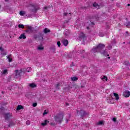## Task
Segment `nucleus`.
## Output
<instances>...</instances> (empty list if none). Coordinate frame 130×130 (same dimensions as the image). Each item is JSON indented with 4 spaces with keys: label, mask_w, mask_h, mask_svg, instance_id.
I'll list each match as a JSON object with an SVG mask.
<instances>
[{
    "label": "nucleus",
    "mask_w": 130,
    "mask_h": 130,
    "mask_svg": "<svg viewBox=\"0 0 130 130\" xmlns=\"http://www.w3.org/2000/svg\"><path fill=\"white\" fill-rule=\"evenodd\" d=\"M44 33L46 34V33H48L49 32H50V30H49V29H48L47 28H45L44 29Z\"/></svg>",
    "instance_id": "nucleus-21"
},
{
    "label": "nucleus",
    "mask_w": 130,
    "mask_h": 130,
    "mask_svg": "<svg viewBox=\"0 0 130 130\" xmlns=\"http://www.w3.org/2000/svg\"><path fill=\"white\" fill-rule=\"evenodd\" d=\"M27 30H26V32H29V31H32V27L30 26H27Z\"/></svg>",
    "instance_id": "nucleus-18"
},
{
    "label": "nucleus",
    "mask_w": 130,
    "mask_h": 130,
    "mask_svg": "<svg viewBox=\"0 0 130 130\" xmlns=\"http://www.w3.org/2000/svg\"><path fill=\"white\" fill-rule=\"evenodd\" d=\"M108 58L110 59V57H108Z\"/></svg>",
    "instance_id": "nucleus-51"
},
{
    "label": "nucleus",
    "mask_w": 130,
    "mask_h": 130,
    "mask_svg": "<svg viewBox=\"0 0 130 130\" xmlns=\"http://www.w3.org/2000/svg\"><path fill=\"white\" fill-rule=\"evenodd\" d=\"M126 62H127V61H126Z\"/></svg>",
    "instance_id": "nucleus-54"
},
{
    "label": "nucleus",
    "mask_w": 130,
    "mask_h": 130,
    "mask_svg": "<svg viewBox=\"0 0 130 130\" xmlns=\"http://www.w3.org/2000/svg\"><path fill=\"white\" fill-rule=\"evenodd\" d=\"M62 43L63 44L64 46H67L68 44H69V41H68V40H63Z\"/></svg>",
    "instance_id": "nucleus-7"
},
{
    "label": "nucleus",
    "mask_w": 130,
    "mask_h": 130,
    "mask_svg": "<svg viewBox=\"0 0 130 130\" xmlns=\"http://www.w3.org/2000/svg\"><path fill=\"white\" fill-rule=\"evenodd\" d=\"M26 123L27 125H29L30 124V121H27L26 122Z\"/></svg>",
    "instance_id": "nucleus-35"
},
{
    "label": "nucleus",
    "mask_w": 130,
    "mask_h": 130,
    "mask_svg": "<svg viewBox=\"0 0 130 130\" xmlns=\"http://www.w3.org/2000/svg\"><path fill=\"white\" fill-rule=\"evenodd\" d=\"M17 110H21V109H23V107L21 105H19L17 108Z\"/></svg>",
    "instance_id": "nucleus-26"
},
{
    "label": "nucleus",
    "mask_w": 130,
    "mask_h": 130,
    "mask_svg": "<svg viewBox=\"0 0 130 130\" xmlns=\"http://www.w3.org/2000/svg\"><path fill=\"white\" fill-rule=\"evenodd\" d=\"M8 73V70H4L3 71L1 72L2 75H6V74Z\"/></svg>",
    "instance_id": "nucleus-22"
},
{
    "label": "nucleus",
    "mask_w": 130,
    "mask_h": 130,
    "mask_svg": "<svg viewBox=\"0 0 130 130\" xmlns=\"http://www.w3.org/2000/svg\"><path fill=\"white\" fill-rule=\"evenodd\" d=\"M62 85V83L57 84V85L56 86V90H58V89H59V88H60V86H61Z\"/></svg>",
    "instance_id": "nucleus-11"
},
{
    "label": "nucleus",
    "mask_w": 130,
    "mask_h": 130,
    "mask_svg": "<svg viewBox=\"0 0 130 130\" xmlns=\"http://www.w3.org/2000/svg\"><path fill=\"white\" fill-rule=\"evenodd\" d=\"M123 95L126 98H127V97H129L130 95V92L128 90H125L123 92Z\"/></svg>",
    "instance_id": "nucleus-4"
},
{
    "label": "nucleus",
    "mask_w": 130,
    "mask_h": 130,
    "mask_svg": "<svg viewBox=\"0 0 130 130\" xmlns=\"http://www.w3.org/2000/svg\"><path fill=\"white\" fill-rule=\"evenodd\" d=\"M12 126V124H10V125H9V126Z\"/></svg>",
    "instance_id": "nucleus-45"
},
{
    "label": "nucleus",
    "mask_w": 130,
    "mask_h": 130,
    "mask_svg": "<svg viewBox=\"0 0 130 130\" xmlns=\"http://www.w3.org/2000/svg\"><path fill=\"white\" fill-rule=\"evenodd\" d=\"M114 96L116 100H118L119 99V96H118V94L116 93H114Z\"/></svg>",
    "instance_id": "nucleus-15"
},
{
    "label": "nucleus",
    "mask_w": 130,
    "mask_h": 130,
    "mask_svg": "<svg viewBox=\"0 0 130 130\" xmlns=\"http://www.w3.org/2000/svg\"><path fill=\"white\" fill-rule=\"evenodd\" d=\"M80 113H83V115H86V112L84 111H81L80 112Z\"/></svg>",
    "instance_id": "nucleus-32"
},
{
    "label": "nucleus",
    "mask_w": 130,
    "mask_h": 130,
    "mask_svg": "<svg viewBox=\"0 0 130 130\" xmlns=\"http://www.w3.org/2000/svg\"><path fill=\"white\" fill-rule=\"evenodd\" d=\"M29 87L31 88H35V87H36V84L34 83H31L29 84Z\"/></svg>",
    "instance_id": "nucleus-23"
},
{
    "label": "nucleus",
    "mask_w": 130,
    "mask_h": 130,
    "mask_svg": "<svg viewBox=\"0 0 130 130\" xmlns=\"http://www.w3.org/2000/svg\"><path fill=\"white\" fill-rule=\"evenodd\" d=\"M107 102L108 103H109V104H113V103H114V102L112 101V100H110V99H107Z\"/></svg>",
    "instance_id": "nucleus-25"
},
{
    "label": "nucleus",
    "mask_w": 130,
    "mask_h": 130,
    "mask_svg": "<svg viewBox=\"0 0 130 130\" xmlns=\"http://www.w3.org/2000/svg\"><path fill=\"white\" fill-rule=\"evenodd\" d=\"M98 124L99 125H101V124H103V121H100L98 123Z\"/></svg>",
    "instance_id": "nucleus-31"
},
{
    "label": "nucleus",
    "mask_w": 130,
    "mask_h": 130,
    "mask_svg": "<svg viewBox=\"0 0 130 130\" xmlns=\"http://www.w3.org/2000/svg\"><path fill=\"white\" fill-rule=\"evenodd\" d=\"M26 14V12L25 11H20L19 13V15L20 16H24Z\"/></svg>",
    "instance_id": "nucleus-24"
},
{
    "label": "nucleus",
    "mask_w": 130,
    "mask_h": 130,
    "mask_svg": "<svg viewBox=\"0 0 130 130\" xmlns=\"http://www.w3.org/2000/svg\"><path fill=\"white\" fill-rule=\"evenodd\" d=\"M108 48L109 50H110V47H108Z\"/></svg>",
    "instance_id": "nucleus-43"
},
{
    "label": "nucleus",
    "mask_w": 130,
    "mask_h": 130,
    "mask_svg": "<svg viewBox=\"0 0 130 130\" xmlns=\"http://www.w3.org/2000/svg\"><path fill=\"white\" fill-rule=\"evenodd\" d=\"M61 44H60V42L58 41V42H57V45H58V47H60Z\"/></svg>",
    "instance_id": "nucleus-30"
},
{
    "label": "nucleus",
    "mask_w": 130,
    "mask_h": 130,
    "mask_svg": "<svg viewBox=\"0 0 130 130\" xmlns=\"http://www.w3.org/2000/svg\"><path fill=\"white\" fill-rule=\"evenodd\" d=\"M91 25H94V22H91Z\"/></svg>",
    "instance_id": "nucleus-41"
},
{
    "label": "nucleus",
    "mask_w": 130,
    "mask_h": 130,
    "mask_svg": "<svg viewBox=\"0 0 130 130\" xmlns=\"http://www.w3.org/2000/svg\"><path fill=\"white\" fill-rule=\"evenodd\" d=\"M19 38L20 39H26V36L25 35V34H21L19 37Z\"/></svg>",
    "instance_id": "nucleus-12"
},
{
    "label": "nucleus",
    "mask_w": 130,
    "mask_h": 130,
    "mask_svg": "<svg viewBox=\"0 0 130 130\" xmlns=\"http://www.w3.org/2000/svg\"><path fill=\"white\" fill-rule=\"evenodd\" d=\"M99 36L100 37H103L104 36V34H99Z\"/></svg>",
    "instance_id": "nucleus-36"
},
{
    "label": "nucleus",
    "mask_w": 130,
    "mask_h": 130,
    "mask_svg": "<svg viewBox=\"0 0 130 130\" xmlns=\"http://www.w3.org/2000/svg\"><path fill=\"white\" fill-rule=\"evenodd\" d=\"M10 117H12V114L8 113L5 114V119H9Z\"/></svg>",
    "instance_id": "nucleus-5"
},
{
    "label": "nucleus",
    "mask_w": 130,
    "mask_h": 130,
    "mask_svg": "<svg viewBox=\"0 0 130 130\" xmlns=\"http://www.w3.org/2000/svg\"><path fill=\"white\" fill-rule=\"evenodd\" d=\"M48 122H49V121H47V120H45L44 122L41 123V125L42 126H45V125H46Z\"/></svg>",
    "instance_id": "nucleus-9"
},
{
    "label": "nucleus",
    "mask_w": 130,
    "mask_h": 130,
    "mask_svg": "<svg viewBox=\"0 0 130 130\" xmlns=\"http://www.w3.org/2000/svg\"><path fill=\"white\" fill-rule=\"evenodd\" d=\"M33 7H34V10L35 11H37V10H38V9H37V8H36V6H33Z\"/></svg>",
    "instance_id": "nucleus-34"
},
{
    "label": "nucleus",
    "mask_w": 130,
    "mask_h": 130,
    "mask_svg": "<svg viewBox=\"0 0 130 130\" xmlns=\"http://www.w3.org/2000/svg\"><path fill=\"white\" fill-rule=\"evenodd\" d=\"M7 58L9 62H12V61H13V59L12 58V55H9L7 56Z\"/></svg>",
    "instance_id": "nucleus-10"
},
{
    "label": "nucleus",
    "mask_w": 130,
    "mask_h": 130,
    "mask_svg": "<svg viewBox=\"0 0 130 130\" xmlns=\"http://www.w3.org/2000/svg\"><path fill=\"white\" fill-rule=\"evenodd\" d=\"M47 113H48V112H47V111H46V110H45L44 112V113H43V115H46V114H47Z\"/></svg>",
    "instance_id": "nucleus-29"
},
{
    "label": "nucleus",
    "mask_w": 130,
    "mask_h": 130,
    "mask_svg": "<svg viewBox=\"0 0 130 130\" xmlns=\"http://www.w3.org/2000/svg\"><path fill=\"white\" fill-rule=\"evenodd\" d=\"M129 6H130V4H128V5H127V6H128V7H129Z\"/></svg>",
    "instance_id": "nucleus-46"
},
{
    "label": "nucleus",
    "mask_w": 130,
    "mask_h": 130,
    "mask_svg": "<svg viewBox=\"0 0 130 130\" xmlns=\"http://www.w3.org/2000/svg\"><path fill=\"white\" fill-rule=\"evenodd\" d=\"M63 34L64 35H66V36H68V35H69V34H70V30H69L68 29H66L64 31Z\"/></svg>",
    "instance_id": "nucleus-14"
},
{
    "label": "nucleus",
    "mask_w": 130,
    "mask_h": 130,
    "mask_svg": "<svg viewBox=\"0 0 130 130\" xmlns=\"http://www.w3.org/2000/svg\"><path fill=\"white\" fill-rule=\"evenodd\" d=\"M71 80L73 82H76V81H78V78L76 77H71Z\"/></svg>",
    "instance_id": "nucleus-19"
},
{
    "label": "nucleus",
    "mask_w": 130,
    "mask_h": 130,
    "mask_svg": "<svg viewBox=\"0 0 130 130\" xmlns=\"http://www.w3.org/2000/svg\"><path fill=\"white\" fill-rule=\"evenodd\" d=\"M1 5H0V9H1Z\"/></svg>",
    "instance_id": "nucleus-53"
},
{
    "label": "nucleus",
    "mask_w": 130,
    "mask_h": 130,
    "mask_svg": "<svg viewBox=\"0 0 130 130\" xmlns=\"http://www.w3.org/2000/svg\"><path fill=\"white\" fill-rule=\"evenodd\" d=\"M44 9H45V10H46V9H47V7H44Z\"/></svg>",
    "instance_id": "nucleus-40"
},
{
    "label": "nucleus",
    "mask_w": 130,
    "mask_h": 130,
    "mask_svg": "<svg viewBox=\"0 0 130 130\" xmlns=\"http://www.w3.org/2000/svg\"><path fill=\"white\" fill-rule=\"evenodd\" d=\"M105 47V45L104 44H100L96 47L93 48L92 49V51L94 53H96V52H100L105 56H109V55L106 50H103V48Z\"/></svg>",
    "instance_id": "nucleus-1"
},
{
    "label": "nucleus",
    "mask_w": 130,
    "mask_h": 130,
    "mask_svg": "<svg viewBox=\"0 0 130 130\" xmlns=\"http://www.w3.org/2000/svg\"><path fill=\"white\" fill-rule=\"evenodd\" d=\"M93 7H94L97 9H100V6H99V5H98V4H96V3H93Z\"/></svg>",
    "instance_id": "nucleus-16"
},
{
    "label": "nucleus",
    "mask_w": 130,
    "mask_h": 130,
    "mask_svg": "<svg viewBox=\"0 0 130 130\" xmlns=\"http://www.w3.org/2000/svg\"><path fill=\"white\" fill-rule=\"evenodd\" d=\"M83 52H85V51H84V50H83V51H82V52H81V53H83Z\"/></svg>",
    "instance_id": "nucleus-42"
},
{
    "label": "nucleus",
    "mask_w": 130,
    "mask_h": 130,
    "mask_svg": "<svg viewBox=\"0 0 130 130\" xmlns=\"http://www.w3.org/2000/svg\"><path fill=\"white\" fill-rule=\"evenodd\" d=\"M36 39L38 38L39 40H43V36L41 35H37L35 37Z\"/></svg>",
    "instance_id": "nucleus-8"
},
{
    "label": "nucleus",
    "mask_w": 130,
    "mask_h": 130,
    "mask_svg": "<svg viewBox=\"0 0 130 130\" xmlns=\"http://www.w3.org/2000/svg\"><path fill=\"white\" fill-rule=\"evenodd\" d=\"M101 78L103 81H107V77L105 76H101Z\"/></svg>",
    "instance_id": "nucleus-17"
},
{
    "label": "nucleus",
    "mask_w": 130,
    "mask_h": 130,
    "mask_svg": "<svg viewBox=\"0 0 130 130\" xmlns=\"http://www.w3.org/2000/svg\"><path fill=\"white\" fill-rule=\"evenodd\" d=\"M66 120H67V122H68V119H67Z\"/></svg>",
    "instance_id": "nucleus-50"
},
{
    "label": "nucleus",
    "mask_w": 130,
    "mask_h": 130,
    "mask_svg": "<svg viewBox=\"0 0 130 130\" xmlns=\"http://www.w3.org/2000/svg\"><path fill=\"white\" fill-rule=\"evenodd\" d=\"M64 16H68V13H64Z\"/></svg>",
    "instance_id": "nucleus-38"
},
{
    "label": "nucleus",
    "mask_w": 130,
    "mask_h": 130,
    "mask_svg": "<svg viewBox=\"0 0 130 130\" xmlns=\"http://www.w3.org/2000/svg\"><path fill=\"white\" fill-rule=\"evenodd\" d=\"M5 2H8V0H5Z\"/></svg>",
    "instance_id": "nucleus-47"
},
{
    "label": "nucleus",
    "mask_w": 130,
    "mask_h": 130,
    "mask_svg": "<svg viewBox=\"0 0 130 130\" xmlns=\"http://www.w3.org/2000/svg\"><path fill=\"white\" fill-rule=\"evenodd\" d=\"M87 29H89V26H87Z\"/></svg>",
    "instance_id": "nucleus-48"
},
{
    "label": "nucleus",
    "mask_w": 130,
    "mask_h": 130,
    "mask_svg": "<svg viewBox=\"0 0 130 130\" xmlns=\"http://www.w3.org/2000/svg\"><path fill=\"white\" fill-rule=\"evenodd\" d=\"M125 26L127 27V28H130V23L127 22L125 24Z\"/></svg>",
    "instance_id": "nucleus-28"
},
{
    "label": "nucleus",
    "mask_w": 130,
    "mask_h": 130,
    "mask_svg": "<svg viewBox=\"0 0 130 130\" xmlns=\"http://www.w3.org/2000/svg\"><path fill=\"white\" fill-rule=\"evenodd\" d=\"M44 49V47L42 46H38V50H43Z\"/></svg>",
    "instance_id": "nucleus-20"
},
{
    "label": "nucleus",
    "mask_w": 130,
    "mask_h": 130,
    "mask_svg": "<svg viewBox=\"0 0 130 130\" xmlns=\"http://www.w3.org/2000/svg\"><path fill=\"white\" fill-rule=\"evenodd\" d=\"M32 106L33 107H36V106H37V103H35L32 104Z\"/></svg>",
    "instance_id": "nucleus-33"
},
{
    "label": "nucleus",
    "mask_w": 130,
    "mask_h": 130,
    "mask_svg": "<svg viewBox=\"0 0 130 130\" xmlns=\"http://www.w3.org/2000/svg\"><path fill=\"white\" fill-rule=\"evenodd\" d=\"M69 104L68 103H66V106H69Z\"/></svg>",
    "instance_id": "nucleus-39"
},
{
    "label": "nucleus",
    "mask_w": 130,
    "mask_h": 130,
    "mask_svg": "<svg viewBox=\"0 0 130 130\" xmlns=\"http://www.w3.org/2000/svg\"><path fill=\"white\" fill-rule=\"evenodd\" d=\"M126 34L128 33V31H126Z\"/></svg>",
    "instance_id": "nucleus-49"
},
{
    "label": "nucleus",
    "mask_w": 130,
    "mask_h": 130,
    "mask_svg": "<svg viewBox=\"0 0 130 130\" xmlns=\"http://www.w3.org/2000/svg\"><path fill=\"white\" fill-rule=\"evenodd\" d=\"M54 119L57 123H60L62 121V119H63V113L57 114L54 117Z\"/></svg>",
    "instance_id": "nucleus-2"
},
{
    "label": "nucleus",
    "mask_w": 130,
    "mask_h": 130,
    "mask_svg": "<svg viewBox=\"0 0 130 130\" xmlns=\"http://www.w3.org/2000/svg\"><path fill=\"white\" fill-rule=\"evenodd\" d=\"M0 50L1 51V54L2 55H7V52L5 51V50H4V49H3V48L0 47Z\"/></svg>",
    "instance_id": "nucleus-6"
},
{
    "label": "nucleus",
    "mask_w": 130,
    "mask_h": 130,
    "mask_svg": "<svg viewBox=\"0 0 130 130\" xmlns=\"http://www.w3.org/2000/svg\"><path fill=\"white\" fill-rule=\"evenodd\" d=\"M21 73H22V71L21 70H16L15 71V73H16V76H20Z\"/></svg>",
    "instance_id": "nucleus-13"
},
{
    "label": "nucleus",
    "mask_w": 130,
    "mask_h": 130,
    "mask_svg": "<svg viewBox=\"0 0 130 130\" xmlns=\"http://www.w3.org/2000/svg\"><path fill=\"white\" fill-rule=\"evenodd\" d=\"M78 36L79 37V39H83L85 38V34H84V32L82 31L78 32Z\"/></svg>",
    "instance_id": "nucleus-3"
},
{
    "label": "nucleus",
    "mask_w": 130,
    "mask_h": 130,
    "mask_svg": "<svg viewBox=\"0 0 130 130\" xmlns=\"http://www.w3.org/2000/svg\"><path fill=\"white\" fill-rule=\"evenodd\" d=\"M4 109V108H2V109L3 110Z\"/></svg>",
    "instance_id": "nucleus-52"
},
{
    "label": "nucleus",
    "mask_w": 130,
    "mask_h": 130,
    "mask_svg": "<svg viewBox=\"0 0 130 130\" xmlns=\"http://www.w3.org/2000/svg\"><path fill=\"white\" fill-rule=\"evenodd\" d=\"M112 120H113V121H114V122H115V121H116V118H112Z\"/></svg>",
    "instance_id": "nucleus-37"
},
{
    "label": "nucleus",
    "mask_w": 130,
    "mask_h": 130,
    "mask_svg": "<svg viewBox=\"0 0 130 130\" xmlns=\"http://www.w3.org/2000/svg\"><path fill=\"white\" fill-rule=\"evenodd\" d=\"M77 113H80V111H77Z\"/></svg>",
    "instance_id": "nucleus-44"
},
{
    "label": "nucleus",
    "mask_w": 130,
    "mask_h": 130,
    "mask_svg": "<svg viewBox=\"0 0 130 130\" xmlns=\"http://www.w3.org/2000/svg\"><path fill=\"white\" fill-rule=\"evenodd\" d=\"M18 27H19V28H22V29H24L25 26H24V24H19L18 25Z\"/></svg>",
    "instance_id": "nucleus-27"
}]
</instances>
